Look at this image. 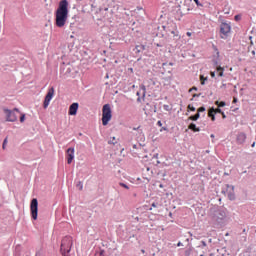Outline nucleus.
Here are the masks:
<instances>
[{
    "label": "nucleus",
    "mask_w": 256,
    "mask_h": 256,
    "mask_svg": "<svg viewBox=\"0 0 256 256\" xmlns=\"http://www.w3.org/2000/svg\"><path fill=\"white\" fill-rule=\"evenodd\" d=\"M188 110H190L191 112H195L196 108L194 106H192L191 104L188 105Z\"/></svg>",
    "instance_id": "4be33fe9"
},
{
    "label": "nucleus",
    "mask_w": 256,
    "mask_h": 256,
    "mask_svg": "<svg viewBox=\"0 0 256 256\" xmlns=\"http://www.w3.org/2000/svg\"><path fill=\"white\" fill-rule=\"evenodd\" d=\"M210 75H212V77H215V72H212Z\"/></svg>",
    "instance_id": "c9c22d12"
},
{
    "label": "nucleus",
    "mask_w": 256,
    "mask_h": 256,
    "mask_svg": "<svg viewBox=\"0 0 256 256\" xmlns=\"http://www.w3.org/2000/svg\"><path fill=\"white\" fill-rule=\"evenodd\" d=\"M30 214L32 215V219L37 220L38 219V200L32 199V202H30Z\"/></svg>",
    "instance_id": "0eeeda50"
},
{
    "label": "nucleus",
    "mask_w": 256,
    "mask_h": 256,
    "mask_svg": "<svg viewBox=\"0 0 256 256\" xmlns=\"http://www.w3.org/2000/svg\"><path fill=\"white\" fill-rule=\"evenodd\" d=\"M202 244H203L204 246H206V243H205V242H202Z\"/></svg>",
    "instance_id": "79ce46f5"
},
{
    "label": "nucleus",
    "mask_w": 256,
    "mask_h": 256,
    "mask_svg": "<svg viewBox=\"0 0 256 256\" xmlns=\"http://www.w3.org/2000/svg\"><path fill=\"white\" fill-rule=\"evenodd\" d=\"M225 236H229V233H226Z\"/></svg>",
    "instance_id": "a18cd8bd"
},
{
    "label": "nucleus",
    "mask_w": 256,
    "mask_h": 256,
    "mask_svg": "<svg viewBox=\"0 0 256 256\" xmlns=\"http://www.w3.org/2000/svg\"><path fill=\"white\" fill-rule=\"evenodd\" d=\"M119 185L125 189H129V186H127V184H124L123 182H120Z\"/></svg>",
    "instance_id": "b1692460"
},
{
    "label": "nucleus",
    "mask_w": 256,
    "mask_h": 256,
    "mask_svg": "<svg viewBox=\"0 0 256 256\" xmlns=\"http://www.w3.org/2000/svg\"><path fill=\"white\" fill-rule=\"evenodd\" d=\"M187 36H188V37H191V36H192V33H191V32H187Z\"/></svg>",
    "instance_id": "473e14b6"
},
{
    "label": "nucleus",
    "mask_w": 256,
    "mask_h": 256,
    "mask_svg": "<svg viewBox=\"0 0 256 256\" xmlns=\"http://www.w3.org/2000/svg\"><path fill=\"white\" fill-rule=\"evenodd\" d=\"M200 79L202 80V79H203V76H200Z\"/></svg>",
    "instance_id": "49530a36"
},
{
    "label": "nucleus",
    "mask_w": 256,
    "mask_h": 256,
    "mask_svg": "<svg viewBox=\"0 0 256 256\" xmlns=\"http://www.w3.org/2000/svg\"><path fill=\"white\" fill-rule=\"evenodd\" d=\"M76 187H77L80 191H82L83 188H84L83 182H78V183L76 184Z\"/></svg>",
    "instance_id": "6ab92c4d"
},
{
    "label": "nucleus",
    "mask_w": 256,
    "mask_h": 256,
    "mask_svg": "<svg viewBox=\"0 0 256 256\" xmlns=\"http://www.w3.org/2000/svg\"><path fill=\"white\" fill-rule=\"evenodd\" d=\"M160 127L162 126V123H161V121H158V123H157Z\"/></svg>",
    "instance_id": "f704fd0d"
},
{
    "label": "nucleus",
    "mask_w": 256,
    "mask_h": 256,
    "mask_svg": "<svg viewBox=\"0 0 256 256\" xmlns=\"http://www.w3.org/2000/svg\"><path fill=\"white\" fill-rule=\"evenodd\" d=\"M160 188H163V184H160V186H159Z\"/></svg>",
    "instance_id": "ea45409f"
},
{
    "label": "nucleus",
    "mask_w": 256,
    "mask_h": 256,
    "mask_svg": "<svg viewBox=\"0 0 256 256\" xmlns=\"http://www.w3.org/2000/svg\"><path fill=\"white\" fill-rule=\"evenodd\" d=\"M216 71H217L219 77H222L224 75V68L223 67H221V66L217 67Z\"/></svg>",
    "instance_id": "4468645a"
},
{
    "label": "nucleus",
    "mask_w": 256,
    "mask_h": 256,
    "mask_svg": "<svg viewBox=\"0 0 256 256\" xmlns=\"http://www.w3.org/2000/svg\"><path fill=\"white\" fill-rule=\"evenodd\" d=\"M139 129H140V126H138L137 128H135V127L133 128L134 131H137Z\"/></svg>",
    "instance_id": "72a5a7b5"
},
{
    "label": "nucleus",
    "mask_w": 256,
    "mask_h": 256,
    "mask_svg": "<svg viewBox=\"0 0 256 256\" xmlns=\"http://www.w3.org/2000/svg\"><path fill=\"white\" fill-rule=\"evenodd\" d=\"M4 112L7 117V122H12V123L18 120V116L16 115L15 112H17L18 114H21L18 108H15L14 110L5 109Z\"/></svg>",
    "instance_id": "20e7f679"
},
{
    "label": "nucleus",
    "mask_w": 256,
    "mask_h": 256,
    "mask_svg": "<svg viewBox=\"0 0 256 256\" xmlns=\"http://www.w3.org/2000/svg\"><path fill=\"white\" fill-rule=\"evenodd\" d=\"M113 141H115V137H113Z\"/></svg>",
    "instance_id": "09e8293b"
},
{
    "label": "nucleus",
    "mask_w": 256,
    "mask_h": 256,
    "mask_svg": "<svg viewBox=\"0 0 256 256\" xmlns=\"http://www.w3.org/2000/svg\"><path fill=\"white\" fill-rule=\"evenodd\" d=\"M231 33V25L227 23L220 24V38L227 39L229 34Z\"/></svg>",
    "instance_id": "39448f33"
},
{
    "label": "nucleus",
    "mask_w": 256,
    "mask_h": 256,
    "mask_svg": "<svg viewBox=\"0 0 256 256\" xmlns=\"http://www.w3.org/2000/svg\"><path fill=\"white\" fill-rule=\"evenodd\" d=\"M194 2H195L198 6H202V4H200L199 0H194Z\"/></svg>",
    "instance_id": "c85d7f7f"
},
{
    "label": "nucleus",
    "mask_w": 256,
    "mask_h": 256,
    "mask_svg": "<svg viewBox=\"0 0 256 256\" xmlns=\"http://www.w3.org/2000/svg\"><path fill=\"white\" fill-rule=\"evenodd\" d=\"M55 26L63 28L66 26L69 18V2L68 0H60L55 13Z\"/></svg>",
    "instance_id": "f257e3e1"
},
{
    "label": "nucleus",
    "mask_w": 256,
    "mask_h": 256,
    "mask_svg": "<svg viewBox=\"0 0 256 256\" xmlns=\"http://www.w3.org/2000/svg\"><path fill=\"white\" fill-rule=\"evenodd\" d=\"M152 207L156 208V204H155V203H153V204H152Z\"/></svg>",
    "instance_id": "58836bf2"
},
{
    "label": "nucleus",
    "mask_w": 256,
    "mask_h": 256,
    "mask_svg": "<svg viewBox=\"0 0 256 256\" xmlns=\"http://www.w3.org/2000/svg\"><path fill=\"white\" fill-rule=\"evenodd\" d=\"M205 111H206V108H205V107H200V108L198 109V113H197V114L200 115V113H204Z\"/></svg>",
    "instance_id": "5701e85b"
},
{
    "label": "nucleus",
    "mask_w": 256,
    "mask_h": 256,
    "mask_svg": "<svg viewBox=\"0 0 256 256\" xmlns=\"http://www.w3.org/2000/svg\"><path fill=\"white\" fill-rule=\"evenodd\" d=\"M247 140V135L244 132H240L236 135V143L238 145H243Z\"/></svg>",
    "instance_id": "9d476101"
},
{
    "label": "nucleus",
    "mask_w": 256,
    "mask_h": 256,
    "mask_svg": "<svg viewBox=\"0 0 256 256\" xmlns=\"http://www.w3.org/2000/svg\"><path fill=\"white\" fill-rule=\"evenodd\" d=\"M235 20H239V16H235Z\"/></svg>",
    "instance_id": "4c0bfd02"
},
{
    "label": "nucleus",
    "mask_w": 256,
    "mask_h": 256,
    "mask_svg": "<svg viewBox=\"0 0 256 256\" xmlns=\"http://www.w3.org/2000/svg\"><path fill=\"white\" fill-rule=\"evenodd\" d=\"M210 118L212 119V122H215V115L211 116Z\"/></svg>",
    "instance_id": "7c9ffc66"
},
{
    "label": "nucleus",
    "mask_w": 256,
    "mask_h": 256,
    "mask_svg": "<svg viewBox=\"0 0 256 256\" xmlns=\"http://www.w3.org/2000/svg\"><path fill=\"white\" fill-rule=\"evenodd\" d=\"M198 97H200V94H194L193 95V98H198Z\"/></svg>",
    "instance_id": "c756f323"
},
{
    "label": "nucleus",
    "mask_w": 256,
    "mask_h": 256,
    "mask_svg": "<svg viewBox=\"0 0 256 256\" xmlns=\"http://www.w3.org/2000/svg\"><path fill=\"white\" fill-rule=\"evenodd\" d=\"M210 137L214 138V134L210 135Z\"/></svg>",
    "instance_id": "a19ab883"
},
{
    "label": "nucleus",
    "mask_w": 256,
    "mask_h": 256,
    "mask_svg": "<svg viewBox=\"0 0 256 256\" xmlns=\"http://www.w3.org/2000/svg\"><path fill=\"white\" fill-rule=\"evenodd\" d=\"M200 256H204V255L202 254V255H200Z\"/></svg>",
    "instance_id": "8fccbe9b"
},
{
    "label": "nucleus",
    "mask_w": 256,
    "mask_h": 256,
    "mask_svg": "<svg viewBox=\"0 0 256 256\" xmlns=\"http://www.w3.org/2000/svg\"><path fill=\"white\" fill-rule=\"evenodd\" d=\"M78 110H79V103H72L68 111L69 116H76Z\"/></svg>",
    "instance_id": "9b49d317"
},
{
    "label": "nucleus",
    "mask_w": 256,
    "mask_h": 256,
    "mask_svg": "<svg viewBox=\"0 0 256 256\" xmlns=\"http://www.w3.org/2000/svg\"><path fill=\"white\" fill-rule=\"evenodd\" d=\"M228 189H230V192L227 193V197L230 201H233L236 199L235 193H234V186H228Z\"/></svg>",
    "instance_id": "f8f14e48"
},
{
    "label": "nucleus",
    "mask_w": 256,
    "mask_h": 256,
    "mask_svg": "<svg viewBox=\"0 0 256 256\" xmlns=\"http://www.w3.org/2000/svg\"><path fill=\"white\" fill-rule=\"evenodd\" d=\"M155 85L156 83L153 79H146L141 85V89L144 91V95L146 93V89H148V91H153Z\"/></svg>",
    "instance_id": "6e6552de"
},
{
    "label": "nucleus",
    "mask_w": 256,
    "mask_h": 256,
    "mask_svg": "<svg viewBox=\"0 0 256 256\" xmlns=\"http://www.w3.org/2000/svg\"><path fill=\"white\" fill-rule=\"evenodd\" d=\"M55 95V89L53 87L49 88L47 91V94L43 101V108L47 109L50 105V102L52 101L53 97Z\"/></svg>",
    "instance_id": "423d86ee"
},
{
    "label": "nucleus",
    "mask_w": 256,
    "mask_h": 256,
    "mask_svg": "<svg viewBox=\"0 0 256 256\" xmlns=\"http://www.w3.org/2000/svg\"><path fill=\"white\" fill-rule=\"evenodd\" d=\"M202 85H205V82H204V81H202Z\"/></svg>",
    "instance_id": "c03bdc74"
},
{
    "label": "nucleus",
    "mask_w": 256,
    "mask_h": 256,
    "mask_svg": "<svg viewBox=\"0 0 256 256\" xmlns=\"http://www.w3.org/2000/svg\"><path fill=\"white\" fill-rule=\"evenodd\" d=\"M215 116V109L214 108H210V110H208V117H213Z\"/></svg>",
    "instance_id": "f3484780"
},
{
    "label": "nucleus",
    "mask_w": 256,
    "mask_h": 256,
    "mask_svg": "<svg viewBox=\"0 0 256 256\" xmlns=\"http://www.w3.org/2000/svg\"><path fill=\"white\" fill-rule=\"evenodd\" d=\"M112 118L113 115L111 114V105L105 104L102 109V125L107 126Z\"/></svg>",
    "instance_id": "7ed1b4c3"
},
{
    "label": "nucleus",
    "mask_w": 256,
    "mask_h": 256,
    "mask_svg": "<svg viewBox=\"0 0 256 256\" xmlns=\"http://www.w3.org/2000/svg\"><path fill=\"white\" fill-rule=\"evenodd\" d=\"M189 91H190V93H191V91H198V88L194 86V87L191 88Z\"/></svg>",
    "instance_id": "a878e982"
},
{
    "label": "nucleus",
    "mask_w": 256,
    "mask_h": 256,
    "mask_svg": "<svg viewBox=\"0 0 256 256\" xmlns=\"http://www.w3.org/2000/svg\"><path fill=\"white\" fill-rule=\"evenodd\" d=\"M214 104H216V106L218 108H224L226 106V102H224V101H221V102L216 101V103H214Z\"/></svg>",
    "instance_id": "dca6fc26"
},
{
    "label": "nucleus",
    "mask_w": 256,
    "mask_h": 256,
    "mask_svg": "<svg viewBox=\"0 0 256 256\" xmlns=\"http://www.w3.org/2000/svg\"><path fill=\"white\" fill-rule=\"evenodd\" d=\"M73 246V238L71 236H65L61 240L60 252L62 256H70V252Z\"/></svg>",
    "instance_id": "f03ea898"
},
{
    "label": "nucleus",
    "mask_w": 256,
    "mask_h": 256,
    "mask_svg": "<svg viewBox=\"0 0 256 256\" xmlns=\"http://www.w3.org/2000/svg\"><path fill=\"white\" fill-rule=\"evenodd\" d=\"M214 114H223V111L220 108L214 109Z\"/></svg>",
    "instance_id": "aec40b11"
},
{
    "label": "nucleus",
    "mask_w": 256,
    "mask_h": 256,
    "mask_svg": "<svg viewBox=\"0 0 256 256\" xmlns=\"http://www.w3.org/2000/svg\"><path fill=\"white\" fill-rule=\"evenodd\" d=\"M255 146H256V142H253V143L251 144V147H252V148H255Z\"/></svg>",
    "instance_id": "2f4dec72"
},
{
    "label": "nucleus",
    "mask_w": 256,
    "mask_h": 256,
    "mask_svg": "<svg viewBox=\"0 0 256 256\" xmlns=\"http://www.w3.org/2000/svg\"><path fill=\"white\" fill-rule=\"evenodd\" d=\"M189 130L193 131L194 133L200 132V128L197 127L194 123H191L188 127Z\"/></svg>",
    "instance_id": "ddd939ff"
},
{
    "label": "nucleus",
    "mask_w": 256,
    "mask_h": 256,
    "mask_svg": "<svg viewBox=\"0 0 256 256\" xmlns=\"http://www.w3.org/2000/svg\"><path fill=\"white\" fill-rule=\"evenodd\" d=\"M252 54H255V51H252Z\"/></svg>",
    "instance_id": "de8ad7c7"
},
{
    "label": "nucleus",
    "mask_w": 256,
    "mask_h": 256,
    "mask_svg": "<svg viewBox=\"0 0 256 256\" xmlns=\"http://www.w3.org/2000/svg\"><path fill=\"white\" fill-rule=\"evenodd\" d=\"M163 108H164V111H166V112H171L172 111V107L170 105L165 104L163 106Z\"/></svg>",
    "instance_id": "a211bd4d"
},
{
    "label": "nucleus",
    "mask_w": 256,
    "mask_h": 256,
    "mask_svg": "<svg viewBox=\"0 0 256 256\" xmlns=\"http://www.w3.org/2000/svg\"><path fill=\"white\" fill-rule=\"evenodd\" d=\"M237 102H238V99L236 97H234L232 103L236 104Z\"/></svg>",
    "instance_id": "cd10ccee"
},
{
    "label": "nucleus",
    "mask_w": 256,
    "mask_h": 256,
    "mask_svg": "<svg viewBox=\"0 0 256 256\" xmlns=\"http://www.w3.org/2000/svg\"><path fill=\"white\" fill-rule=\"evenodd\" d=\"M177 246H178V247L182 246V243H181V242H179V243L177 244Z\"/></svg>",
    "instance_id": "e433bc0d"
},
{
    "label": "nucleus",
    "mask_w": 256,
    "mask_h": 256,
    "mask_svg": "<svg viewBox=\"0 0 256 256\" xmlns=\"http://www.w3.org/2000/svg\"><path fill=\"white\" fill-rule=\"evenodd\" d=\"M66 153H67V164H72L75 158V149L70 147L67 149Z\"/></svg>",
    "instance_id": "1a4fd4ad"
},
{
    "label": "nucleus",
    "mask_w": 256,
    "mask_h": 256,
    "mask_svg": "<svg viewBox=\"0 0 256 256\" xmlns=\"http://www.w3.org/2000/svg\"><path fill=\"white\" fill-rule=\"evenodd\" d=\"M220 115L222 116V119H226L227 118V116H226V114L224 112H222Z\"/></svg>",
    "instance_id": "bb28decb"
},
{
    "label": "nucleus",
    "mask_w": 256,
    "mask_h": 256,
    "mask_svg": "<svg viewBox=\"0 0 256 256\" xmlns=\"http://www.w3.org/2000/svg\"><path fill=\"white\" fill-rule=\"evenodd\" d=\"M210 256H215L213 253H210Z\"/></svg>",
    "instance_id": "37998d69"
},
{
    "label": "nucleus",
    "mask_w": 256,
    "mask_h": 256,
    "mask_svg": "<svg viewBox=\"0 0 256 256\" xmlns=\"http://www.w3.org/2000/svg\"><path fill=\"white\" fill-rule=\"evenodd\" d=\"M199 119H200V114L199 113L189 117V120H191V121H197Z\"/></svg>",
    "instance_id": "2eb2a0df"
},
{
    "label": "nucleus",
    "mask_w": 256,
    "mask_h": 256,
    "mask_svg": "<svg viewBox=\"0 0 256 256\" xmlns=\"http://www.w3.org/2000/svg\"><path fill=\"white\" fill-rule=\"evenodd\" d=\"M25 122V114L20 113V123Z\"/></svg>",
    "instance_id": "412c9836"
},
{
    "label": "nucleus",
    "mask_w": 256,
    "mask_h": 256,
    "mask_svg": "<svg viewBox=\"0 0 256 256\" xmlns=\"http://www.w3.org/2000/svg\"><path fill=\"white\" fill-rule=\"evenodd\" d=\"M7 143H8V140H7V138H5V140H4V142H3V149H5Z\"/></svg>",
    "instance_id": "393cba45"
}]
</instances>
